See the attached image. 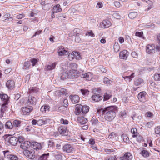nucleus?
<instances>
[{
	"label": "nucleus",
	"mask_w": 160,
	"mask_h": 160,
	"mask_svg": "<svg viewBox=\"0 0 160 160\" xmlns=\"http://www.w3.org/2000/svg\"><path fill=\"white\" fill-rule=\"evenodd\" d=\"M116 158L115 156H110L105 158V160H116Z\"/></svg>",
	"instance_id": "4d7b16f0"
},
{
	"label": "nucleus",
	"mask_w": 160,
	"mask_h": 160,
	"mask_svg": "<svg viewBox=\"0 0 160 160\" xmlns=\"http://www.w3.org/2000/svg\"><path fill=\"white\" fill-rule=\"evenodd\" d=\"M24 141V138L23 137L21 136H19L18 138V141L19 143L23 142Z\"/></svg>",
	"instance_id": "bf43d9fd"
},
{
	"label": "nucleus",
	"mask_w": 160,
	"mask_h": 160,
	"mask_svg": "<svg viewBox=\"0 0 160 160\" xmlns=\"http://www.w3.org/2000/svg\"><path fill=\"white\" fill-rule=\"evenodd\" d=\"M33 109V108L32 106L25 107L22 108V110L23 114L28 115Z\"/></svg>",
	"instance_id": "1a4fd4ad"
},
{
	"label": "nucleus",
	"mask_w": 160,
	"mask_h": 160,
	"mask_svg": "<svg viewBox=\"0 0 160 160\" xmlns=\"http://www.w3.org/2000/svg\"><path fill=\"white\" fill-rule=\"evenodd\" d=\"M36 99L34 97L32 96H29L28 103L31 104L35 105L36 104Z\"/></svg>",
	"instance_id": "5701e85b"
},
{
	"label": "nucleus",
	"mask_w": 160,
	"mask_h": 160,
	"mask_svg": "<svg viewBox=\"0 0 160 160\" xmlns=\"http://www.w3.org/2000/svg\"><path fill=\"white\" fill-rule=\"evenodd\" d=\"M132 137L137 138V141L138 142H141L143 140V138L141 136L139 135L138 133L136 135H133L132 136Z\"/></svg>",
	"instance_id": "72a5a7b5"
},
{
	"label": "nucleus",
	"mask_w": 160,
	"mask_h": 160,
	"mask_svg": "<svg viewBox=\"0 0 160 160\" xmlns=\"http://www.w3.org/2000/svg\"><path fill=\"white\" fill-rule=\"evenodd\" d=\"M138 13L137 12H132L129 13L128 17L131 19H133L137 16Z\"/></svg>",
	"instance_id": "e433bc0d"
},
{
	"label": "nucleus",
	"mask_w": 160,
	"mask_h": 160,
	"mask_svg": "<svg viewBox=\"0 0 160 160\" xmlns=\"http://www.w3.org/2000/svg\"><path fill=\"white\" fill-rule=\"evenodd\" d=\"M0 98L1 100L4 101V103L5 104H7L8 103V95L5 94H0Z\"/></svg>",
	"instance_id": "412c9836"
},
{
	"label": "nucleus",
	"mask_w": 160,
	"mask_h": 160,
	"mask_svg": "<svg viewBox=\"0 0 160 160\" xmlns=\"http://www.w3.org/2000/svg\"><path fill=\"white\" fill-rule=\"evenodd\" d=\"M49 108L50 107L48 106L45 105L44 107L42 106L41 107V111H42V112H43V111L42 109H43L45 112H46V111H48L49 110Z\"/></svg>",
	"instance_id": "8fccbe9b"
},
{
	"label": "nucleus",
	"mask_w": 160,
	"mask_h": 160,
	"mask_svg": "<svg viewBox=\"0 0 160 160\" xmlns=\"http://www.w3.org/2000/svg\"><path fill=\"white\" fill-rule=\"evenodd\" d=\"M31 146L34 149L38 150L42 148L40 143L36 142H33L31 143Z\"/></svg>",
	"instance_id": "dca6fc26"
},
{
	"label": "nucleus",
	"mask_w": 160,
	"mask_h": 160,
	"mask_svg": "<svg viewBox=\"0 0 160 160\" xmlns=\"http://www.w3.org/2000/svg\"><path fill=\"white\" fill-rule=\"evenodd\" d=\"M111 25V23L110 22L107 20H103L100 24L101 27L104 28H109Z\"/></svg>",
	"instance_id": "ddd939ff"
},
{
	"label": "nucleus",
	"mask_w": 160,
	"mask_h": 160,
	"mask_svg": "<svg viewBox=\"0 0 160 160\" xmlns=\"http://www.w3.org/2000/svg\"><path fill=\"white\" fill-rule=\"evenodd\" d=\"M53 10L54 12H60L62 11V9L60 8L59 4H57L54 6L53 7Z\"/></svg>",
	"instance_id": "4c0bfd02"
},
{
	"label": "nucleus",
	"mask_w": 160,
	"mask_h": 160,
	"mask_svg": "<svg viewBox=\"0 0 160 160\" xmlns=\"http://www.w3.org/2000/svg\"><path fill=\"white\" fill-rule=\"evenodd\" d=\"M113 49L115 52H117L119 51V46L118 43H115L113 46Z\"/></svg>",
	"instance_id": "c03bdc74"
},
{
	"label": "nucleus",
	"mask_w": 160,
	"mask_h": 160,
	"mask_svg": "<svg viewBox=\"0 0 160 160\" xmlns=\"http://www.w3.org/2000/svg\"><path fill=\"white\" fill-rule=\"evenodd\" d=\"M77 65L76 63H72L70 64L69 65L70 68L72 69H74L77 68Z\"/></svg>",
	"instance_id": "603ef678"
},
{
	"label": "nucleus",
	"mask_w": 160,
	"mask_h": 160,
	"mask_svg": "<svg viewBox=\"0 0 160 160\" xmlns=\"http://www.w3.org/2000/svg\"><path fill=\"white\" fill-rule=\"evenodd\" d=\"M137 129L135 128H132L131 130V132L133 135H136L137 134Z\"/></svg>",
	"instance_id": "774afa93"
},
{
	"label": "nucleus",
	"mask_w": 160,
	"mask_h": 160,
	"mask_svg": "<svg viewBox=\"0 0 160 160\" xmlns=\"http://www.w3.org/2000/svg\"><path fill=\"white\" fill-rule=\"evenodd\" d=\"M34 152L33 150L30 151L26 150L23 151V154L27 158L32 159L35 158Z\"/></svg>",
	"instance_id": "39448f33"
},
{
	"label": "nucleus",
	"mask_w": 160,
	"mask_h": 160,
	"mask_svg": "<svg viewBox=\"0 0 160 160\" xmlns=\"http://www.w3.org/2000/svg\"><path fill=\"white\" fill-rule=\"evenodd\" d=\"M142 155L145 157H147L149 156V154L148 152L146 150H143L142 152Z\"/></svg>",
	"instance_id": "864d4df0"
},
{
	"label": "nucleus",
	"mask_w": 160,
	"mask_h": 160,
	"mask_svg": "<svg viewBox=\"0 0 160 160\" xmlns=\"http://www.w3.org/2000/svg\"><path fill=\"white\" fill-rule=\"evenodd\" d=\"M69 78H76L79 76V73L77 70L74 69L70 70L69 72Z\"/></svg>",
	"instance_id": "423d86ee"
},
{
	"label": "nucleus",
	"mask_w": 160,
	"mask_h": 160,
	"mask_svg": "<svg viewBox=\"0 0 160 160\" xmlns=\"http://www.w3.org/2000/svg\"><path fill=\"white\" fill-rule=\"evenodd\" d=\"M94 94L92 97V100L95 102H98L102 99V97L100 96L99 93L101 92V90L99 88H95L93 91Z\"/></svg>",
	"instance_id": "f03ea898"
},
{
	"label": "nucleus",
	"mask_w": 160,
	"mask_h": 160,
	"mask_svg": "<svg viewBox=\"0 0 160 160\" xmlns=\"http://www.w3.org/2000/svg\"><path fill=\"white\" fill-rule=\"evenodd\" d=\"M155 133L156 134H159L160 133V127L158 126L155 129Z\"/></svg>",
	"instance_id": "052dcab7"
},
{
	"label": "nucleus",
	"mask_w": 160,
	"mask_h": 160,
	"mask_svg": "<svg viewBox=\"0 0 160 160\" xmlns=\"http://www.w3.org/2000/svg\"><path fill=\"white\" fill-rule=\"evenodd\" d=\"M49 121V119H40L38 120V125L41 126L42 125L46 124Z\"/></svg>",
	"instance_id": "a211bd4d"
},
{
	"label": "nucleus",
	"mask_w": 160,
	"mask_h": 160,
	"mask_svg": "<svg viewBox=\"0 0 160 160\" xmlns=\"http://www.w3.org/2000/svg\"><path fill=\"white\" fill-rule=\"evenodd\" d=\"M58 53L59 55L62 56L68 54L69 52L65 50L62 46H61L58 48Z\"/></svg>",
	"instance_id": "9b49d317"
},
{
	"label": "nucleus",
	"mask_w": 160,
	"mask_h": 160,
	"mask_svg": "<svg viewBox=\"0 0 160 160\" xmlns=\"http://www.w3.org/2000/svg\"><path fill=\"white\" fill-rule=\"evenodd\" d=\"M60 123L64 124H68V121L66 119H64L63 118H61L60 120Z\"/></svg>",
	"instance_id": "13d9d810"
},
{
	"label": "nucleus",
	"mask_w": 160,
	"mask_h": 160,
	"mask_svg": "<svg viewBox=\"0 0 160 160\" xmlns=\"http://www.w3.org/2000/svg\"><path fill=\"white\" fill-rule=\"evenodd\" d=\"M48 147H51L54 146V143L53 142L52 140H50L48 142Z\"/></svg>",
	"instance_id": "5fc2aeb1"
},
{
	"label": "nucleus",
	"mask_w": 160,
	"mask_h": 160,
	"mask_svg": "<svg viewBox=\"0 0 160 160\" xmlns=\"http://www.w3.org/2000/svg\"><path fill=\"white\" fill-rule=\"evenodd\" d=\"M68 58L70 60H72L74 58V54L73 52L72 53H70L69 54V55L68 56Z\"/></svg>",
	"instance_id": "6e6d98bb"
},
{
	"label": "nucleus",
	"mask_w": 160,
	"mask_h": 160,
	"mask_svg": "<svg viewBox=\"0 0 160 160\" xmlns=\"http://www.w3.org/2000/svg\"><path fill=\"white\" fill-rule=\"evenodd\" d=\"M143 34V33L142 32H137L136 33L135 35L137 36H138L140 37H141L142 36Z\"/></svg>",
	"instance_id": "0e129e2a"
},
{
	"label": "nucleus",
	"mask_w": 160,
	"mask_h": 160,
	"mask_svg": "<svg viewBox=\"0 0 160 160\" xmlns=\"http://www.w3.org/2000/svg\"><path fill=\"white\" fill-rule=\"evenodd\" d=\"M119 115L121 118H126L127 115V112L125 110L119 112Z\"/></svg>",
	"instance_id": "2f4dec72"
},
{
	"label": "nucleus",
	"mask_w": 160,
	"mask_h": 160,
	"mask_svg": "<svg viewBox=\"0 0 160 160\" xmlns=\"http://www.w3.org/2000/svg\"><path fill=\"white\" fill-rule=\"evenodd\" d=\"M155 47L153 44L148 45L146 47V51L147 53L151 54L155 52Z\"/></svg>",
	"instance_id": "9d476101"
},
{
	"label": "nucleus",
	"mask_w": 160,
	"mask_h": 160,
	"mask_svg": "<svg viewBox=\"0 0 160 160\" xmlns=\"http://www.w3.org/2000/svg\"><path fill=\"white\" fill-rule=\"evenodd\" d=\"M63 150L67 153H72L74 151V149L70 144H65L63 147Z\"/></svg>",
	"instance_id": "20e7f679"
},
{
	"label": "nucleus",
	"mask_w": 160,
	"mask_h": 160,
	"mask_svg": "<svg viewBox=\"0 0 160 160\" xmlns=\"http://www.w3.org/2000/svg\"><path fill=\"white\" fill-rule=\"evenodd\" d=\"M103 82L104 83L108 84H111L112 83V81L106 77L104 78Z\"/></svg>",
	"instance_id": "37998d69"
},
{
	"label": "nucleus",
	"mask_w": 160,
	"mask_h": 160,
	"mask_svg": "<svg viewBox=\"0 0 160 160\" xmlns=\"http://www.w3.org/2000/svg\"><path fill=\"white\" fill-rule=\"evenodd\" d=\"M132 156L130 153L128 152L125 154L122 157V160H131Z\"/></svg>",
	"instance_id": "bb28decb"
},
{
	"label": "nucleus",
	"mask_w": 160,
	"mask_h": 160,
	"mask_svg": "<svg viewBox=\"0 0 160 160\" xmlns=\"http://www.w3.org/2000/svg\"><path fill=\"white\" fill-rule=\"evenodd\" d=\"M38 91V89L36 87H30L28 90V93L30 94L36 93Z\"/></svg>",
	"instance_id": "cd10ccee"
},
{
	"label": "nucleus",
	"mask_w": 160,
	"mask_h": 160,
	"mask_svg": "<svg viewBox=\"0 0 160 160\" xmlns=\"http://www.w3.org/2000/svg\"><path fill=\"white\" fill-rule=\"evenodd\" d=\"M142 1H145L146 3H149V4H150V6H148V8L147 9V10L148 11L150 9H151L152 8V3L151 1H150L149 0H142Z\"/></svg>",
	"instance_id": "a18cd8bd"
},
{
	"label": "nucleus",
	"mask_w": 160,
	"mask_h": 160,
	"mask_svg": "<svg viewBox=\"0 0 160 160\" xmlns=\"http://www.w3.org/2000/svg\"><path fill=\"white\" fill-rule=\"evenodd\" d=\"M146 92L144 91L140 92L138 95V98L140 101L145 102L146 101Z\"/></svg>",
	"instance_id": "0eeeda50"
},
{
	"label": "nucleus",
	"mask_w": 160,
	"mask_h": 160,
	"mask_svg": "<svg viewBox=\"0 0 160 160\" xmlns=\"http://www.w3.org/2000/svg\"><path fill=\"white\" fill-rule=\"evenodd\" d=\"M31 62L32 63V65L34 66L38 62V61L36 59L33 58L31 60Z\"/></svg>",
	"instance_id": "338daca9"
},
{
	"label": "nucleus",
	"mask_w": 160,
	"mask_h": 160,
	"mask_svg": "<svg viewBox=\"0 0 160 160\" xmlns=\"http://www.w3.org/2000/svg\"><path fill=\"white\" fill-rule=\"evenodd\" d=\"M57 64V63L56 62H53L50 63L49 64H48L47 66V70H51L54 69Z\"/></svg>",
	"instance_id": "c85d7f7f"
},
{
	"label": "nucleus",
	"mask_w": 160,
	"mask_h": 160,
	"mask_svg": "<svg viewBox=\"0 0 160 160\" xmlns=\"http://www.w3.org/2000/svg\"><path fill=\"white\" fill-rule=\"evenodd\" d=\"M21 122L18 120H15L13 122V127H19L21 126Z\"/></svg>",
	"instance_id": "473e14b6"
},
{
	"label": "nucleus",
	"mask_w": 160,
	"mask_h": 160,
	"mask_svg": "<svg viewBox=\"0 0 160 160\" xmlns=\"http://www.w3.org/2000/svg\"><path fill=\"white\" fill-rule=\"evenodd\" d=\"M6 139L11 145L15 146L18 143V138L13 135H9L7 138Z\"/></svg>",
	"instance_id": "7ed1b4c3"
},
{
	"label": "nucleus",
	"mask_w": 160,
	"mask_h": 160,
	"mask_svg": "<svg viewBox=\"0 0 160 160\" xmlns=\"http://www.w3.org/2000/svg\"><path fill=\"white\" fill-rule=\"evenodd\" d=\"M91 122H92V124L93 125H95L97 124L98 120L96 118H94L93 117H92V119L91 120Z\"/></svg>",
	"instance_id": "3c124183"
},
{
	"label": "nucleus",
	"mask_w": 160,
	"mask_h": 160,
	"mask_svg": "<svg viewBox=\"0 0 160 160\" xmlns=\"http://www.w3.org/2000/svg\"><path fill=\"white\" fill-rule=\"evenodd\" d=\"M58 131L59 133L62 135L66 136L68 134L67 128L64 126H61L58 129Z\"/></svg>",
	"instance_id": "f8f14e48"
},
{
	"label": "nucleus",
	"mask_w": 160,
	"mask_h": 160,
	"mask_svg": "<svg viewBox=\"0 0 160 160\" xmlns=\"http://www.w3.org/2000/svg\"><path fill=\"white\" fill-rule=\"evenodd\" d=\"M134 73L133 72L132 74L129 76H126L125 77H123L125 79L128 80L129 81L131 80L134 77Z\"/></svg>",
	"instance_id": "de8ad7c7"
},
{
	"label": "nucleus",
	"mask_w": 160,
	"mask_h": 160,
	"mask_svg": "<svg viewBox=\"0 0 160 160\" xmlns=\"http://www.w3.org/2000/svg\"><path fill=\"white\" fill-rule=\"evenodd\" d=\"M128 52L126 50H124L121 52L119 54V57L122 59H126L127 58L128 54Z\"/></svg>",
	"instance_id": "393cba45"
},
{
	"label": "nucleus",
	"mask_w": 160,
	"mask_h": 160,
	"mask_svg": "<svg viewBox=\"0 0 160 160\" xmlns=\"http://www.w3.org/2000/svg\"><path fill=\"white\" fill-rule=\"evenodd\" d=\"M153 78L154 80L156 81H160V73H155Z\"/></svg>",
	"instance_id": "49530a36"
},
{
	"label": "nucleus",
	"mask_w": 160,
	"mask_h": 160,
	"mask_svg": "<svg viewBox=\"0 0 160 160\" xmlns=\"http://www.w3.org/2000/svg\"><path fill=\"white\" fill-rule=\"evenodd\" d=\"M5 127L7 129H11L13 127V124L10 121L7 122L5 124Z\"/></svg>",
	"instance_id": "c9c22d12"
},
{
	"label": "nucleus",
	"mask_w": 160,
	"mask_h": 160,
	"mask_svg": "<svg viewBox=\"0 0 160 160\" xmlns=\"http://www.w3.org/2000/svg\"><path fill=\"white\" fill-rule=\"evenodd\" d=\"M6 104H5V103H4L2 105V106L1 107V112H4V111H5L6 109L7 108L5 106V105Z\"/></svg>",
	"instance_id": "680f3d73"
},
{
	"label": "nucleus",
	"mask_w": 160,
	"mask_h": 160,
	"mask_svg": "<svg viewBox=\"0 0 160 160\" xmlns=\"http://www.w3.org/2000/svg\"><path fill=\"white\" fill-rule=\"evenodd\" d=\"M25 15L23 14H21L17 16L16 18L18 19H21L25 17Z\"/></svg>",
	"instance_id": "e2e57ef3"
},
{
	"label": "nucleus",
	"mask_w": 160,
	"mask_h": 160,
	"mask_svg": "<svg viewBox=\"0 0 160 160\" xmlns=\"http://www.w3.org/2000/svg\"><path fill=\"white\" fill-rule=\"evenodd\" d=\"M77 120L78 122L81 124H85L88 122L87 119L83 117H78Z\"/></svg>",
	"instance_id": "a878e982"
},
{
	"label": "nucleus",
	"mask_w": 160,
	"mask_h": 160,
	"mask_svg": "<svg viewBox=\"0 0 160 160\" xmlns=\"http://www.w3.org/2000/svg\"><path fill=\"white\" fill-rule=\"evenodd\" d=\"M49 153L47 154H44L41 155L38 158V160H47L48 156H49Z\"/></svg>",
	"instance_id": "58836bf2"
},
{
	"label": "nucleus",
	"mask_w": 160,
	"mask_h": 160,
	"mask_svg": "<svg viewBox=\"0 0 160 160\" xmlns=\"http://www.w3.org/2000/svg\"><path fill=\"white\" fill-rule=\"evenodd\" d=\"M116 137V134L114 132H112L108 136V138L111 139L114 138Z\"/></svg>",
	"instance_id": "69168bd1"
},
{
	"label": "nucleus",
	"mask_w": 160,
	"mask_h": 160,
	"mask_svg": "<svg viewBox=\"0 0 160 160\" xmlns=\"http://www.w3.org/2000/svg\"><path fill=\"white\" fill-rule=\"evenodd\" d=\"M81 77L82 78H86L87 80L88 81L90 80L92 78V75L91 74L90 72L82 74Z\"/></svg>",
	"instance_id": "7c9ffc66"
},
{
	"label": "nucleus",
	"mask_w": 160,
	"mask_h": 160,
	"mask_svg": "<svg viewBox=\"0 0 160 160\" xmlns=\"http://www.w3.org/2000/svg\"><path fill=\"white\" fill-rule=\"evenodd\" d=\"M55 94L59 96L62 95H66L68 94L67 90L65 88H62L60 90L56 91Z\"/></svg>",
	"instance_id": "f3484780"
},
{
	"label": "nucleus",
	"mask_w": 160,
	"mask_h": 160,
	"mask_svg": "<svg viewBox=\"0 0 160 160\" xmlns=\"http://www.w3.org/2000/svg\"><path fill=\"white\" fill-rule=\"evenodd\" d=\"M80 91L82 94L83 95H88L89 94V91L88 90L85 89H80Z\"/></svg>",
	"instance_id": "79ce46f5"
},
{
	"label": "nucleus",
	"mask_w": 160,
	"mask_h": 160,
	"mask_svg": "<svg viewBox=\"0 0 160 160\" xmlns=\"http://www.w3.org/2000/svg\"><path fill=\"white\" fill-rule=\"evenodd\" d=\"M9 152L8 151H3V152L4 156L6 157V156L7 158L10 160H18V157L15 155L7 154Z\"/></svg>",
	"instance_id": "6e6552de"
},
{
	"label": "nucleus",
	"mask_w": 160,
	"mask_h": 160,
	"mask_svg": "<svg viewBox=\"0 0 160 160\" xmlns=\"http://www.w3.org/2000/svg\"><path fill=\"white\" fill-rule=\"evenodd\" d=\"M143 80L141 78H138L136 79L134 82V84L136 86H138L142 83Z\"/></svg>",
	"instance_id": "ea45409f"
},
{
	"label": "nucleus",
	"mask_w": 160,
	"mask_h": 160,
	"mask_svg": "<svg viewBox=\"0 0 160 160\" xmlns=\"http://www.w3.org/2000/svg\"><path fill=\"white\" fill-rule=\"evenodd\" d=\"M31 143L28 141H25L24 142H22L20 146V147L23 149H26L28 148L31 146Z\"/></svg>",
	"instance_id": "2eb2a0df"
},
{
	"label": "nucleus",
	"mask_w": 160,
	"mask_h": 160,
	"mask_svg": "<svg viewBox=\"0 0 160 160\" xmlns=\"http://www.w3.org/2000/svg\"><path fill=\"white\" fill-rule=\"evenodd\" d=\"M112 96L111 93L109 92H106L104 96V100H108Z\"/></svg>",
	"instance_id": "f704fd0d"
},
{
	"label": "nucleus",
	"mask_w": 160,
	"mask_h": 160,
	"mask_svg": "<svg viewBox=\"0 0 160 160\" xmlns=\"http://www.w3.org/2000/svg\"><path fill=\"white\" fill-rule=\"evenodd\" d=\"M14 82L12 80H8L6 84V87L9 89H12L14 87Z\"/></svg>",
	"instance_id": "6ab92c4d"
},
{
	"label": "nucleus",
	"mask_w": 160,
	"mask_h": 160,
	"mask_svg": "<svg viewBox=\"0 0 160 160\" xmlns=\"http://www.w3.org/2000/svg\"><path fill=\"white\" fill-rule=\"evenodd\" d=\"M52 154H54L56 160H61L62 159V156L60 152H57V151H52Z\"/></svg>",
	"instance_id": "4be33fe9"
},
{
	"label": "nucleus",
	"mask_w": 160,
	"mask_h": 160,
	"mask_svg": "<svg viewBox=\"0 0 160 160\" xmlns=\"http://www.w3.org/2000/svg\"><path fill=\"white\" fill-rule=\"evenodd\" d=\"M69 98L72 102L73 103H78L80 99L79 97L77 95H71L70 96Z\"/></svg>",
	"instance_id": "4468645a"
},
{
	"label": "nucleus",
	"mask_w": 160,
	"mask_h": 160,
	"mask_svg": "<svg viewBox=\"0 0 160 160\" xmlns=\"http://www.w3.org/2000/svg\"><path fill=\"white\" fill-rule=\"evenodd\" d=\"M109 108L107 107L105 108V119L108 121H111L113 120L116 117L115 112L113 110H109Z\"/></svg>",
	"instance_id": "f257e3e1"
},
{
	"label": "nucleus",
	"mask_w": 160,
	"mask_h": 160,
	"mask_svg": "<svg viewBox=\"0 0 160 160\" xmlns=\"http://www.w3.org/2000/svg\"><path fill=\"white\" fill-rule=\"evenodd\" d=\"M61 79L63 80L69 78V74L67 71H63L62 72L60 75Z\"/></svg>",
	"instance_id": "aec40b11"
},
{
	"label": "nucleus",
	"mask_w": 160,
	"mask_h": 160,
	"mask_svg": "<svg viewBox=\"0 0 160 160\" xmlns=\"http://www.w3.org/2000/svg\"><path fill=\"white\" fill-rule=\"evenodd\" d=\"M82 105L81 104H77L75 111V114L76 115L79 114L81 112H82Z\"/></svg>",
	"instance_id": "b1692460"
},
{
	"label": "nucleus",
	"mask_w": 160,
	"mask_h": 160,
	"mask_svg": "<svg viewBox=\"0 0 160 160\" xmlns=\"http://www.w3.org/2000/svg\"><path fill=\"white\" fill-rule=\"evenodd\" d=\"M89 107L88 106L82 105V115H84L87 113L89 111Z\"/></svg>",
	"instance_id": "c756f323"
},
{
	"label": "nucleus",
	"mask_w": 160,
	"mask_h": 160,
	"mask_svg": "<svg viewBox=\"0 0 160 160\" xmlns=\"http://www.w3.org/2000/svg\"><path fill=\"white\" fill-rule=\"evenodd\" d=\"M31 63L30 62L28 61L25 62L23 67V69L25 70L28 69Z\"/></svg>",
	"instance_id": "a19ab883"
},
{
	"label": "nucleus",
	"mask_w": 160,
	"mask_h": 160,
	"mask_svg": "<svg viewBox=\"0 0 160 160\" xmlns=\"http://www.w3.org/2000/svg\"><path fill=\"white\" fill-rule=\"evenodd\" d=\"M101 112H102V114H104L105 112V109L103 110L102 109H98L97 110L96 115L99 116V114H100Z\"/></svg>",
	"instance_id": "09e8293b"
}]
</instances>
